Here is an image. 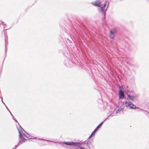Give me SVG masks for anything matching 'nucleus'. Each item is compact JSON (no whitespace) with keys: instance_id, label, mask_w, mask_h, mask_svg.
Here are the masks:
<instances>
[{"instance_id":"f257e3e1","label":"nucleus","mask_w":149,"mask_h":149,"mask_svg":"<svg viewBox=\"0 0 149 149\" xmlns=\"http://www.w3.org/2000/svg\"><path fill=\"white\" fill-rule=\"evenodd\" d=\"M125 104L126 107H129L130 108L132 109H136V106L131 102H126Z\"/></svg>"},{"instance_id":"f03ea898","label":"nucleus","mask_w":149,"mask_h":149,"mask_svg":"<svg viewBox=\"0 0 149 149\" xmlns=\"http://www.w3.org/2000/svg\"><path fill=\"white\" fill-rule=\"evenodd\" d=\"M22 134L20 131L19 132V136L20 138V139L19 141V144L23 143V142H25V141L26 140L24 137H21Z\"/></svg>"},{"instance_id":"7ed1b4c3","label":"nucleus","mask_w":149,"mask_h":149,"mask_svg":"<svg viewBox=\"0 0 149 149\" xmlns=\"http://www.w3.org/2000/svg\"><path fill=\"white\" fill-rule=\"evenodd\" d=\"M119 99H123L124 97V92L122 90H120L119 91Z\"/></svg>"},{"instance_id":"20e7f679","label":"nucleus","mask_w":149,"mask_h":149,"mask_svg":"<svg viewBox=\"0 0 149 149\" xmlns=\"http://www.w3.org/2000/svg\"><path fill=\"white\" fill-rule=\"evenodd\" d=\"M92 3L94 5L98 6H100L101 5V3L100 1H97L93 3Z\"/></svg>"},{"instance_id":"39448f33","label":"nucleus","mask_w":149,"mask_h":149,"mask_svg":"<svg viewBox=\"0 0 149 149\" xmlns=\"http://www.w3.org/2000/svg\"><path fill=\"white\" fill-rule=\"evenodd\" d=\"M114 31H112L111 30L110 31V32L109 33V36L110 38H113L115 36L114 34Z\"/></svg>"},{"instance_id":"423d86ee","label":"nucleus","mask_w":149,"mask_h":149,"mask_svg":"<svg viewBox=\"0 0 149 149\" xmlns=\"http://www.w3.org/2000/svg\"><path fill=\"white\" fill-rule=\"evenodd\" d=\"M108 3V1H105L103 6L101 8V10L102 11H104L105 10H107V8H105L106 4L107 3Z\"/></svg>"},{"instance_id":"0eeeda50","label":"nucleus","mask_w":149,"mask_h":149,"mask_svg":"<svg viewBox=\"0 0 149 149\" xmlns=\"http://www.w3.org/2000/svg\"><path fill=\"white\" fill-rule=\"evenodd\" d=\"M65 144L68 145H76L75 143L73 142H66Z\"/></svg>"},{"instance_id":"6e6552de","label":"nucleus","mask_w":149,"mask_h":149,"mask_svg":"<svg viewBox=\"0 0 149 149\" xmlns=\"http://www.w3.org/2000/svg\"><path fill=\"white\" fill-rule=\"evenodd\" d=\"M128 97L129 98L130 100H133L134 97L133 96H131L129 95H128Z\"/></svg>"},{"instance_id":"1a4fd4ad","label":"nucleus","mask_w":149,"mask_h":149,"mask_svg":"<svg viewBox=\"0 0 149 149\" xmlns=\"http://www.w3.org/2000/svg\"><path fill=\"white\" fill-rule=\"evenodd\" d=\"M103 123L102 122L101 123H100L97 127V128H100L102 125V124Z\"/></svg>"},{"instance_id":"9d476101","label":"nucleus","mask_w":149,"mask_h":149,"mask_svg":"<svg viewBox=\"0 0 149 149\" xmlns=\"http://www.w3.org/2000/svg\"><path fill=\"white\" fill-rule=\"evenodd\" d=\"M95 132H94V131L92 132V133L91 134V135L90 136H89V138H91V137H92V135H94V134H95Z\"/></svg>"},{"instance_id":"9b49d317","label":"nucleus","mask_w":149,"mask_h":149,"mask_svg":"<svg viewBox=\"0 0 149 149\" xmlns=\"http://www.w3.org/2000/svg\"><path fill=\"white\" fill-rule=\"evenodd\" d=\"M24 135L27 138H28L29 136V135L27 133H26L25 134H24Z\"/></svg>"},{"instance_id":"f8f14e48","label":"nucleus","mask_w":149,"mask_h":149,"mask_svg":"<svg viewBox=\"0 0 149 149\" xmlns=\"http://www.w3.org/2000/svg\"><path fill=\"white\" fill-rule=\"evenodd\" d=\"M98 129V128H97V127H96L94 130V132H95L97 131Z\"/></svg>"}]
</instances>
